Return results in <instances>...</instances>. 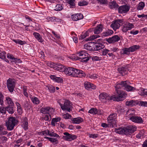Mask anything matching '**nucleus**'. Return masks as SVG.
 <instances>
[{"label":"nucleus","instance_id":"obj_1","mask_svg":"<svg viewBox=\"0 0 147 147\" xmlns=\"http://www.w3.org/2000/svg\"><path fill=\"white\" fill-rule=\"evenodd\" d=\"M61 109L63 110H66L70 112L72 108V106L71 105L70 102L68 100L61 99L59 100L58 102Z\"/></svg>","mask_w":147,"mask_h":147},{"label":"nucleus","instance_id":"obj_2","mask_svg":"<svg viewBox=\"0 0 147 147\" xmlns=\"http://www.w3.org/2000/svg\"><path fill=\"white\" fill-rule=\"evenodd\" d=\"M18 121L15 118L11 117L9 118L5 122V126L8 130L11 131L13 130L15 126L17 124Z\"/></svg>","mask_w":147,"mask_h":147},{"label":"nucleus","instance_id":"obj_3","mask_svg":"<svg viewBox=\"0 0 147 147\" xmlns=\"http://www.w3.org/2000/svg\"><path fill=\"white\" fill-rule=\"evenodd\" d=\"M117 96H113V100L120 101L123 100L127 96V94L125 92L121 90L116 91Z\"/></svg>","mask_w":147,"mask_h":147},{"label":"nucleus","instance_id":"obj_4","mask_svg":"<svg viewBox=\"0 0 147 147\" xmlns=\"http://www.w3.org/2000/svg\"><path fill=\"white\" fill-rule=\"evenodd\" d=\"M78 55L79 56V60L82 62H86L89 60V55L88 53L84 51H81L78 53Z\"/></svg>","mask_w":147,"mask_h":147},{"label":"nucleus","instance_id":"obj_5","mask_svg":"<svg viewBox=\"0 0 147 147\" xmlns=\"http://www.w3.org/2000/svg\"><path fill=\"white\" fill-rule=\"evenodd\" d=\"M99 99L102 102H106L110 100H113V96H111L106 93H103L99 95Z\"/></svg>","mask_w":147,"mask_h":147},{"label":"nucleus","instance_id":"obj_6","mask_svg":"<svg viewBox=\"0 0 147 147\" xmlns=\"http://www.w3.org/2000/svg\"><path fill=\"white\" fill-rule=\"evenodd\" d=\"M116 114L115 113L110 115L107 118V121L110 126L113 127L116 123Z\"/></svg>","mask_w":147,"mask_h":147},{"label":"nucleus","instance_id":"obj_7","mask_svg":"<svg viewBox=\"0 0 147 147\" xmlns=\"http://www.w3.org/2000/svg\"><path fill=\"white\" fill-rule=\"evenodd\" d=\"M136 127L134 125H130L126 128H124V134H130L134 133L136 130Z\"/></svg>","mask_w":147,"mask_h":147},{"label":"nucleus","instance_id":"obj_8","mask_svg":"<svg viewBox=\"0 0 147 147\" xmlns=\"http://www.w3.org/2000/svg\"><path fill=\"white\" fill-rule=\"evenodd\" d=\"M15 82L11 79H9L7 81V88L10 92H13L15 87Z\"/></svg>","mask_w":147,"mask_h":147},{"label":"nucleus","instance_id":"obj_9","mask_svg":"<svg viewBox=\"0 0 147 147\" xmlns=\"http://www.w3.org/2000/svg\"><path fill=\"white\" fill-rule=\"evenodd\" d=\"M64 136L63 137V138L67 141H71L76 139L77 137L75 135L70 134L67 132L63 133Z\"/></svg>","mask_w":147,"mask_h":147},{"label":"nucleus","instance_id":"obj_10","mask_svg":"<svg viewBox=\"0 0 147 147\" xmlns=\"http://www.w3.org/2000/svg\"><path fill=\"white\" fill-rule=\"evenodd\" d=\"M134 27V25L133 24L126 22L123 25L122 30L123 32H125L128 30L131 29Z\"/></svg>","mask_w":147,"mask_h":147},{"label":"nucleus","instance_id":"obj_11","mask_svg":"<svg viewBox=\"0 0 147 147\" xmlns=\"http://www.w3.org/2000/svg\"><path fill=\"white\" fill-rule=\"evenodd\" d=\"M54 109L49 107H42L40 110V112L43 114H47L53 113L54 112Z\"/></svg>","mask_w":147,"mask_h":147},{"label":"nucleus","instance_id":"obj_12","mask_svg":"<svg viewBox=\"0 0 147 147\" xmlns=\"http://www.w3.org/2000/svg\"><path fill=\"white\" fill-rule=\"evenodd\" d=\"M130 8V7L126 5L120 6L118 8L119 12L122 14L127 13L129 11Z\"/></svg>","mask_w":147,"mask_h":147},{"label":"nucleus","instance_id":"obj_13","mask_svg":"<svg viewBox=\"0 0 147 147\" xmlns=\"http://www.w3.org/2000/svg\"><path fill=\"white\" fill-rule=\"evenodd\" d=\"M123 22L122 20H119L113 22L111 25V27L114 30H116L119 28L121 23Z\"/></svg>","mask_w":147,"mask_h":147},{"label":"nucleus","instance_id":"obj_14","mask_svg":"<svg viewBox=\"0 0 147 147\" xmlns=\"http://www.w3.org/2000/svg\"><path fill=\"white\" fill-rule=\"evenodd\" d=\"M129 119L133 122L138 123H143V120L142 118L140 116H132L131 117H129Z\"/></svg>","mask_w":147,"mask_h":147},{"label":"nucleus","instance_id":"obj_15","mask_svg":"<svg viewBox=\"0 0 147 147\" xmlns=\"http://www.w3.org/2000/svg\"><path fill=\"white\" fill-rule=\"evenodd\" d=\"M97 42L95 45L94 49L97 51L105 47L104 45L102 43H100L102 42L101 39H99L97 40Z\"/></svg>","mask_w":147,"mask_h":147},{"label":"nucleus","instance_id":"obj_16","mask_svg":"<svg viewBox=\"0 0 147 147\" xmlns=\"http://www.w3.org/2000/svg\"><path fill=\"white\" fill-rule=\"evenodd\" d=\"M125 84H126V81H121V82H117L116 85L115 86L116 91L120 90H119V89H124Z\"/></svg>","mask_w":147,"mask_h":147},{"label":"nucleus","instance_id":"obj_17","mask_svg":"<svg viewBox=\"0 0 147 147\" xmlns=\"http://www.w3.org/2000/svg\"><path fill=\"white\" fill-rule=\"evenodd\" d=\"M118 70L122 76H123L127 74L128 71V67L127 66H125L120 67L118 68Z\"/></svg>","mask_w":147,"mask_h":147},{"label":"nucleus","instance_id":"obj_18","mask_svg":"<svg viewBox=\"0 0 147 147\" xmlns=\"http://www.w3.org/2000/svg\"><path fill=\"white\" fill-rule=\"evenodd\" d=\"M75 77L82 78L84 77L85 74L84 72L81 70L77 69L75 68Z\"/></svg>","mask_w":147,"mask_h":147},{"label":"nucleus","instance_id":"obj_19","mask_svg":"<svg viewBox=\"0 0 147 147\" xmlns=\"http://www.w3.org/2000/svg\"><path fill=\"white\" fill-rule=\"evenodd\" d=\"M120 39V38L117 35H115L107 39V41L109 43H113L117 42Z\"/></svg>","mask_w":147,"mask_h":147},{"label":"nucleus","instance_id":"obj_20","mask_svg":"<svg viewBox=\"0 0 147 147\" xmlns=\"http://www.w3.org/2000/svg\"><path fill=\"white\" fill-rule=\"evenodd\" d=\"M83 18V16L82 14L81 13H78L72 15L71 18L72 19L75 21H77L82 19Z\"/></svg>","mask_w":147,"mask_h":147},{"label":"nucleus","instance_id":"obj_21","mask_svg":"<svg viewBox=\"0 0 147 147\" xmlns=\"http://www.w3.org/2000/svg\"><path fill=\"white\" fill-rule=\"evenodd\" d=\"M22 125L23 128L25 130L27 129L28 128V123L27 119L26 117H24L22 119Z\"/></svg>","mask_w":147,"mask_h":147},{"label":"nucleus","instance_id":"obj_22","mask_svg":"<svg viewBox=\"0 0 147 147\" xmlns=\"http://www.w3.org/2000/svg\"><path fill=\"white\" fill-rule=\"evenodd\" d=\"M103 28L102 25L99 24L94 29V33L96 34H99L102 31Z\"/></svg>","mask_w":147,"mask_h":147},{"label":"nucleus","instance_id":"obj_23","mask_svg":"<svg viewBox=\"0 0 147 147\" xmlns=\"http://www.w3.org/2000/svg\"><path fill=\"white\" fill-rule=\"evenodd\" d=\"M138 102L137 100H132L127 101L126 102V105L128 106L132 107L138 104Z\"/></svg>","mask_w":147,"mask_h":147},{"label":"nucleus","instance_id":"obj_24","mask_svg":"<svg viewBox=\"0 0 147 147\" xmlns=\"http://www.w3.org/2000/svg\"><path fill=\"white\" fill-rule=\"evenodd\" d=\"M65 68L63 65L60 64H55V69L60 71H64Z\"/></svg>","mask_w":147,"mask_h":147},{"label":"nucleus","instance_id":"obj_25","mask_svg":"<svg viewBox=\"0 0 147 147\" xmlns=\"http://www.w3.org/2000/svg\"><path fill=\"white\" fill-rule=\"evenodd\" d=\"M88 113L93 115L96 114H102V111L100 110L98 111L97 109L94 108L91 109L88 111Z\"/></svg>","mask_w":147,"mask_h":147},{"label":"nucleus","instance_id":"obj_26","mask_svg":"<svg viewBox=\"0 0 147 147\" xmlns=\"http://www.w3.org/2000/svg\"><path fill=\"white\" fill-rule=\"evenodd\" d=\"M73 69V68L72 67L66 68L64 70V72L67 75L71 76Z\"/></svg>","mask_w":147,"mask_h":147},{"label":"nucleus","instance_id":"obj_27","mask_svg":"<svg viewBox=\"0 0 147 147\" xmlns=\"http://www.w3.org/2000/svg\"><path fill=\"white\" fill-rule=\"evenodd\" d=\"M124 87V89L127 91H134L136 90L134 87L128 85V84L126 81V84Z\"/></svg>","mask_w":147,"mask_h":147},{"label":"nucleus","instance_id":"obj_28","mask_svg":"<svg viewBox=\"0 0 147 147\" xmlns=\"http://www.w3.org/2000/svg\"><path fill=\"white\" fill-rule=\"evenodd\" d=\"M83 121V119L80 117L73 118L72 120V123L74 124H79Z\"/></svg>","mask_w":147,"mask_h":147},{"label":"nucleus","instance_id":"obj_29","mask_svg":"<svg viewBox=\"0 0 147 147\" xmlns=\"http://www.w3.org/2000/svg\"><path fill=\"white\" fill-rule=\"evenodd\" d=\"M33 35L34 36L35 38L38 41V42H42L43 41V40L42 39L41 36L40 34L37 32H34L33 33Z\"/></svg>","mask_w":147,"mask_h":147},{"label":"nucleus","instance_id":"obj_30","mask_svg":"<svg viewBox=\"0 0 147 147\" xmlns=\"http://www.w3.org/2000/svg\"><path fill=\"white\" fill-rule=\"evenodd\" d=\"M5 102L9 106H12L14 105V103L12 99L9 97H7L6 98V100Z\"/></svg>","mask_w":147,"mask_h":147},{"label":"nucleus","instance_id":"obj_31","mask_svg":"<svg viewBox=\"0 0 147 147\" xmlns=\"http://www.w3.org/2000/svg\"><path fill=\"white\" fill-rule=\"evenodd\" d=\"M61 119L60 117H57L55 118H53L51 121V124L53 126L55 125V123L59 121Z\"/></svg>","mask_w":147,"mask_h":147},{"label":"nucleus","instance_id":"obj_32","mask_svg":"<svg viewBox=\"0 0 147 147\" xmlns=\"http://www.w3.org/2000/svg\"><path fill=\"white\" fill-rule=\"evenodd\" d=\"M131 52L129 48H125L123 49L121 51V54H127L129 55Z\"/></svg>","mask_w":147,"mask_h":147},{"label":"nucleus","instance_id":"obj_33","mask_svg":"<svg viewBox=\"0 0 147 147\" xmlns=\"http://www.w3.org/2000/svg\"><path fill=\"white\" fill-rule=\"evenodd\" d=\"M8 132L4 128V127L1 125H0V135H3L7 134Z\"/></svg>","mask_w":147,"mask_h":147},{"label":"nucleus","instance_id":"obj_34","mask_svg":"<svg viewBox=\"0 0 147 147\" xmlns=\"http://www.w3.org/2000/svg\"><path fill=\"white\" fill-rule=\"evenodd\" d=\"M126 114L127 115H129V117H131L135 114V111L133 109H129L127 111Z\"/></svg>","mask_w":147,"mask_h":147},{"label":"nucleus","instance_id":"obj_35","mask_svg":"<svg viewBox=\"0 0 147 147\" xmlns=\"http://www.w3.org/2000/svg\"><path fill=\"white\" fill-rule=\"evenodd\" d=\"M115 131L116 133L119 134H124V128H115Z\"/></svg>","mask_w":147,"mask_h":147},{"label":"nucleus","instance_id":"obj_36","mask_svg":"<svg viewBox=\"0 0 147 147\" xmlns=\"http://www.w3.org/2000/svg\"><path fill=\"white\" fill-rule=\"evenodd\" d=\"M145 3L144 2L141 1L139 3L137 6V9L141 10L143 9L145 6Z\"/></svg>","mask_w":147,"mask_h":147},{"label":"nucleus","instance_id":"obj_37","mask_svg":"<svg viewBox=\"0 0 147 147\" xmlns=\"http://www.w3.org/2000/svg\"><path fill=\"white\" fill-rule=\"evenodd\" d=\"M31 100L34 104L38 105L40 103V101L36 97L34 96L31 98Z\"/></svg>","mask_w":147,"mask_h":147},{"label":"nucleus","instance_id":"obj_38","mask_svg":"<svg viewBox=\"0 0 147 147\" xmlns=\"http://www.w3.org/2000/svg\"><path fill=\"white\" fill-rule=\"evenodd\" d=\"M129 48L131 52H133L139 49L140 46L138 45H134Z\"/></svg>","mask_w":147,"mask_h":147},{"label":"nucleus","instance_id":"obj_39","mask_svg":"<svg viewBox=\"0 0 147 147\" xmlns=\"http://www.w3.org/2000/svg\"><path fill=\"white\" fill-rule=\"evenodd\" d=\"M113 33V32L112 30H109L107 31L103 32L102 34L103 36H106L111 35Z\"/></svg>","mask_w":147,"mask_h":147},{"label":"nucleus","instance_id":"obj_40","mask_svg":"<svg viewBox=\"0 0 147 147\" xmlns=\"http://www.w3.org/2000/svg\"><path fill=\"white\" fill-rule=\"evenodd\" d=\"M13 41L16 43L22 45L26 43V42L24 41H22L19 39H13Z\"/></svg>","mask_w":147,"mask_h":147},{"label":"nucleus","instance_id":"obj_41","mask_svg":"<svg viewBox=\"0 0 147 147\" xmlns=\"http://www.w3.org/2000/svg\"><path fill=\"white\" fill-rule=\"evenodd\" d=\"M6 111L10 114H12L14 112L13 107L12 106H9L6 107Z\"/></svg>","mask_w":147,"mask_h":147},{"label":"nucleus","instance_id":"obj_42","mask_svg":"<svg viewBox=\"0 0 147 147\" xmlns=\"http://www.w3.org/2000/svg\"><path fill=\"white\" fill-rule=\"evenodd\" d=\"M139 94L141 96H147V89H141Z\"/></svg>","mask_w":147,"mask_h":147},{"label":"nucleus","instance_id":"obj_43","mask_svg":"<svg viewBox=\"0 0 147 147\" xmlns=\"http://www.w3.org/2000/svg\"><path fill=\"white\" fill-rule=\"evenodd\" d=\"M48 135L51 137L53 136L57 138H58L59 137V136L58 135L54 133L53 131H49V130L48 132Z\"/></svg>","mask_w":147,"mask_h":147},{"label":"nucleus","instance_id":"obj_44","mask_svg":"<svg viewBox=\"0 0 147 147\" xmlns=\"http://www.w3.org/2000/svg\"><path fill=\"white\" fill-rule=\"evenodd\" d=\"M48 130H46L45 131L39 132H38V134L42 136H46L48 135Z\"/></svg>","mask_w":147,"mask_h":147},{"label":"nucleus","instance_id":"obj_45","mask_svg":"<svg viewBox=\"0 0 147 147\" xmlns=\"http://www.w3.org/2000/svg\"><path fill=\"white\" fill-rule=\"evenodd\" d=\"M139 106L144 107H147V102L140 101L138 102Z\"/></svg>","mask_w":147,"mask_h":147},{"label":"nucleus","instance_id":"obj_46","mask_svg":"<svg viewBox=\"0 0 147 147\" xmlns=\"http://www.w3.org/2000/svg\"><path fill=\"white\" fill-rule=\"evenodd\" d=\"M127 109V107L125 106L122 105L120 106L118 110L121 112H123Z\"/></svg>","mask_w":147,"mask_h":147},{"label":"nucleus","instance_id":"obj_47","mask_svg":"<svg viewBox=\"0 0 147 147\" xmlns=\"http://www.w3.org/2000/svg\"><path fill=\"white\" fill-rule=\"evenodd\" d=\"M84 86L86 89L89 90L91 88V84L88 82H86L84 83Z\"/></svg>","mask_w":147,"mask_h":147},{"label":"nucleus","instance_id":"obj_48","mask_svg":"<svg viewBox=\"0 0 147 147\" xmlns=\"http://www.w3.org/2000/svg\"><path fill=\"white\" fill-rule=\"evenodd\" d=\"M52 113L47 114L44 117V119L46 121H49L51 119V114Z\"/></svg>","mask_w":147,"mask_h":147},{"label":"nucleus","instance_id":"obj_49","mask_svg":"<svg viewBox=\"0 0 147 147\" xmlns=\"http://www.w3.org/2000/svg\"><path fill=\"white\" fill-rule=\"evenodd\" d=\"M89 35V33L88 32H86L84 33H82L79 37L80 39H83Z\"/></svg>","mask_w":147,"mask_h":147},{"label":"nucleus","instance_id":"obj_50","mask_svg":"<svg viewBox=\"0 0 147 147\" xmlns=\"http://www.w3.org/2000/svg\"><path fill=\"white\" fill-rule=\"evenodd\" d=\"M67 1L72 7H73L75 6L74 2L75 0H67Z\"/></svg>","mask_w":147,"mask_h":147},{"label":"nucleus","instance_id":"obj_51","mask_svg":"<svg viewBox=\"0 0 147 147\" xmlns=\"http://www.w3.org/2000/svg\"><path fill=\"white\" fill-rule=\"evenodd\" d=\"M70 59L73 60H79V56L78 55V53H76V55H71L70 57Z\"/></svg>","mask_w":147,"mask_h":147},{"label":"nucleus","instance_id":"obj_52","mask_svg":"<svg viewBox=\"0 0 147 147\" xmlns=\"http://www.w3.org/2000/svg\"><path fill=\"white\" fill-rule=\"evenodd\" d=\"M87 76L88 78L92 79H95L98 77V75L95 74H89Z\"/></svg>","mask_w":147,"mask_h":147},{"label":"nucleus","instance_id":"obj_53","mask_svg":"<svg viewBox=\"0 0 147 147\" xmlns=\"http://www.w3.org/2000/svg\"><path fill=\"white\" fill-rule=\"evenodd\" d=\"M84 48L88 50L91 51L92 50V48L91 46L89 45V44H86L84 45Z\"/></svg>","mask_w":147,"mask_h":147},{"label":"nucleus","instance_id":"obj_54","mask_svg":"<svg viewBox=\"0 0 147 147\" xmlns=\"http://www.w3.org/2000/svg\"><path fill=\"white\" fill-rule=\"evenodd\" d=\"M63 8L61 4H57L55 7V10L56 11H60Z\"/></svg>","mask_w":147,"mask_h":147},{"label":"nucleus","instance_id":"obj_55","mask_svg":"<svg viewBox=\"0 0 147 147\" xmlns=\"http://www.w3.org/2000/svg\"><path fill=\"white\" fill-rule=\"evenodd\" d=\"M12 62H13L15 63H21L22 62V61L20 59L14 58L12 60H11Z\"/></svg>","mask_w":147,"mask_h":147},{"label":"nucleus","instance_id":"obj_56","mask_svg":"<svg viewBox=\"0 0 147 147\" xmlns=\"http://www.w3.org/2000/svg\"><path fill=\"white\" fill-rule=\"evenodd\" d=\"M47 64L48 66L55 69V64L54 63L52 62H47Z\"/></svg>","mask_w":147,"mask_h":147},{"label":"nucleus","instance_id":"obj_57","mask_svg":"<svg viewBox=\"0 0 147 147\" xmlns=\"http://www.w3.org/2000/svg\"><path fill=\"white\" fill-rule=\"evenodd\" d=\"M88 4V2L85 1H83L79 2L78 3V5L80 6H83L86 5Z\"/></svg>","mask_w":147,"mask_h":147},{"label":"nucleus","instance_id":"obj_58","mask_svg":"<svg viewBox=\"0 0 147 147\" xmlns=\"http://www.w3.org/2000/svg\"><path fill=\"white\" fill-rule=\"evenodd\" d=\"M6 56V53L5 52L0 53V59H5Z\"/></svg>","mask_w":147,"mask_h":147},{"label":"nucleus","instance_id":"obj_59","mask_svg":"<svg viewBox=\"0 0 147 147\" xmlns=\"http://www.w3.org/2000/svg\"><path fill=\"white\" fill-rule=\"evenodd\" d=\"M62 116L64 119H69L70 118L71 116L69 114L66 113L62 114Z\"/></svg>","mask_w":147,"mask_h":147},{"label":"nucleus","instance_id":"obj_60","mask_svg":"<svg viewBox=\"0 0 147 147\" xmlns=\"http://www.w3.org/2000/svg\"><path fill=\"white\" fill-rule=\"evenodd\" d=\"M101 57H99L97 56H93L92 57V59L94 61H97L101 60Z\"/></svg>","mask_w":147,"mask_h":147},{"label":"nucleus","instance_id":"obj_61","mask_svg":"<svg viewBox=\"0 0 147 147\" xmlns=\"http://www.w3.org/2000/svg\"><path fill=\"white\" fill-rule=\"evenodd\" d=\"M100 37L98 35H92L88 39V40H92Z\"/></svg>","mask_w":147,"mask_h":147},{"label":"nucleus","instance_id":"obj_62","mask_svg":"<svg viewBox=\"0 0 147 147\" xmlns=\"http://www.w3.org/2000/svg\"><path fill=\"white\" fill-rule=\"evenodd\" d=\"M15 104L17 107V110L18 112H19L20 113L22 111V109L20 104L18 102H16Z\"/></svg>","mask_w":147,"mask_h":147},{"label":"nucleus","instance_id":"obj_63","mask_svg":"<svg viewBox=\"0 0 147 147\" xmlns=\"http://www.w3.org/2000/svg\"><path fill=\"white\" fill-rule=\"evenodd\" d=\"M6 137L3 136L0 137V143H4L7 140Z\"/></svg>","mask_w":147,"mask_h":147},{"label":"nucleus","instance_id":"obj_64","mask_svg":"<svg viewBox=\"0 0 147 147\" xmlns=\"http://www.w3.org/2000/svg\"><path fill=\"white\" fill-rule=\"evenodd\" d=\"M48 89L51 92H54L55 90V88L52 85L49 86L48 87Z\"/></svg>","mask_w":147,"mask_h":147}]
</instances>
